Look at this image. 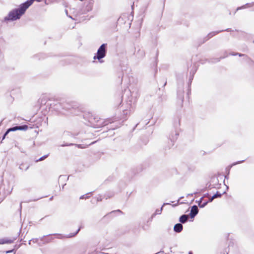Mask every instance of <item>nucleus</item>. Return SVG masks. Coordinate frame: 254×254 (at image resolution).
I'll use <instances>...</instances> for the list:
<instances>
[{"label":"nucleus","mask_w":254,"mask_h":254,"mask_svg":"<svg viewBox=\"0 0 254 254\" xmlns=\"http://www.w3.org/2000/svg\"><path fill=\"white\" fill-rule=\"evenodd\" d=\"M35 0H29L20 5L18 9L12 10L9 12L8 15L4 18L5 20H15L20 18L21 16L24 14L26 9L31 5Z\"/></svg>","instance_id":"obj_1"},{"label":"nucleus","mask_w":254,"mask_h":254,"mask_svg":"<svg viewBox=\"0 0 254 254\" xmlns=\"http://www.w3.org/2000/svg\"><path fill=\"white\" fill-rule=\"evenodd\" d=\"M106 55V45L102 44L98 49L97 52L93 57L94 60L97 59L100 63H102L101 59Z\"/></svg>","instance_id":"obj_2"},{"label":"nucleus","mask_w":254,"mask_h":254,"mask_svg":"<svg viewBox=\"0 0 254 254\" xmlns=\"http://www.w3.org/2000/svg\"><path fill=\"white\" fill-rule=\"evenodd\" d=\"M198 213V209L196 206H193L191 209L190 216L191 217H194Z\"/></svg>","instance_id":"obj_3"},{"label":"nucleus","mask_w":254,"mask_h":254,"mask_svg":"<svg viewBox=\"0 0 254 254\" xmlns=\"http://www.w3.org/2000/svg\"><path fill=\"white\" fill-rule=\"evenodd\" d=\"M183 229V226L181 224H177L174 227V230L176 232H180Z\"/></svg>","instance_id":"obj_4"},{"label":"nucleus","mask_w":254,"mask_h":254,"mask_svg":"<svg viewBox=\"0 0 254 254\" xmlns=\"http://www.w3.org/2000/svg\"><path fill=\"white\" fill-rule=\"evenodd\" d=\"M188 219V216L187 215H183L180 218V221L182 223H185L187 221Z\"/></svg>","instance_id":"obj_5"},{"label":"nucleus","mask_w":254,"mask_h":254,"mask_svg":"<svg viewBox=\"0 0 254 254\" xmlns=\"http://www.w3.org/2000/svg\"><path fill=\"white\" fill-rule=\"evenodd\" d=\"M18 130V127H12V128H9L7 131L5 132V134H4V137L7 134V133L9 132V131H16Z\"/></svg>","instance_id":"obj_6"},{"label":"nucleus","mask_w":254,"mask_h":254,"mask_svg":"<svg viewBox=\"0 0 254 254\" xmlns=\"http://www.w3.org/2000/svg\"><path fill=\"white\" fill-rule=\"evenodd\" d=\"M28 129V127L26 125L18 127V130H26Z\"/></svg>","instance_id":"obj_7"},{"label":"nucleus","mask_w":254,"mask_h":254,"mask_svg":"<svg viewBox=\"0 0 254 254\" xmlns=\"http://www.w3.org/2000/svg\"><path fill=\"white\" fill-rule=\"evenodd\" d=\"M207 204V202H203L202 204L199 203V206L200 207H204Z\"/></svg>","instance_id":"obj_8"},{"label":"nucleus","mask_w":254,"mask_h":254,"mask_svg":"<svg viewBox=\"0 0 254 254\" xmlns=\"http://www.w3.org/2000/svg\"><path fill=\"white\" fill-rule=\"evenodd\" d=\"M215 198H216V195H214L212 197L210 198L209 201L211 202Z\"/></svg>","instance_id":"obj_9"},{"label":"nucleus","mask_w":254,"mask_h":254,"mask_svg":"<svg viewBox=\"0 0 254 254\" xmlns=\"http://www.w3.org/2000/svg\"><path fill=\"white\" fill-rule=\"evenodd\" d=\"M5 242L3 241H0V244H3L5 243Z\"/></svg>","instance_id":"obj_10"},{"label":"nucleus","mask_w":254,"mask_h":254,"mask_svg":"<svg viewBox=\"0 0 254 254\" xmlns=\"http://www.w3.org/2000/svg\"><path fill=\"white\" fill-rule=\"evenodd\" d=\"M202 199H203V198H200V200H199V201L198 204H199V203L201 204V202H202Z\"/></svg>","instance_id":"obj_11"},{"label":"nucleus","mask_w":254,"mask_h":254,"mask_svg":"<svg viewBox=\"0 0 254 254\" xmlns=\"http://www.w3.org/2000/svg\"><path fill=\"white\" fill-rule=\"evenodd\" d=\"M215 195H216V197H218V196H220V194H216Z\"/></svg>","instance_id":"obj_12"},{"label":"nucleus","mask_w":254,"mask_h":254,"mask_svg":"<svg viewBox=\"0 0 254 254\" xmlns=\"http://www.w3.org/2000/svg\"><path fill=\"white\" fill-rule=\"evenodd\" d=\"M43 159V158H40V159H39V160H40V161H41V160H42Z\"/></svg>","instance_id":"obj_13"}]
</instances>
